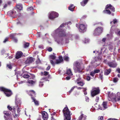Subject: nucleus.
Here are the masks:
<instances>
[{"mask_svg": "<svg viewBox=\"0 0 120 120\" xmlns=\"http://www.w3.org/2000/svg\"><path fill=\"white\" fill-rule=\"evenodd\" d=\"M108 99L114 102L120 101V93L118 92L116 94L113 93L108 95Z\"/></svg>", "mask_w": 120, "mask_h": 120, "instance_id": "obj_1", "label": "nucleus"}, {"mask_svg": "<svg viewBox=\"0 0 120 120\" xmlns=\"http://www.w3.org/2000/svg\"><path fill=\"white\" fill-rule=\"evenodd\" d=\"M83 69L79 62L77 61L74 62V64L73 69L75 73L81 72Z\"/></svg>", "mask_w": 120, "mask_h": 120, "instance_id": "obj_2", "label": "nucleus"}, {"mask_svg": "<svg viewBox=\"0 0 120 120\" xmlns=\"http://www.w3.org/2000/svg\"><path fill=\"white\" fill-rule=\"evenodd\" d=\"M64 117V120H70L71 117L69 110L67 107H65L63 110Z\"/></svg>", "mask_w": 120, "mask_h": 120, "instance_id": "obj_3", "label": "nucleus"}, {"mask_svg": "<svg viewBox=\"0 0 120 120\" xmlns=\"http://www.w3.org/2000/svg\"><path fill=\"white\" fill-rule=\"evenodd\" d=\"M0 91L4 92L6 96L8 97L10 96L12 94L11 90L3 87H0Z\"/></svg>", "mask_w": 120, "mask_h": 120, "instance_id": "obj_4", "label": "nucleus"}, {"mask_svg": "<svg viewBox=\"0 0 120 120\" xmlns=\"http://www.w3.org/2000/svg\"><path fill=\"white\" fill-rule=\"evenodd\" d=\"M63 60L62 56H60L59 57L58 59H57L56 60V62H55V61H54L53 60H50V61L52 65L54 66L55 64H59L62 62L63 61Z\"/></svg>", "mask_w": 120, "mask_h": 120, "instance_id": "obj_5", "label": "nucleus"}, {"mask_svg": "<svg viewBox=\"0 0 120 120\" xmlns=\"http://www.w3.org/2000/svg\"><path fill=\"white\" fill-rule=\"evenodd\" d=\"M55 34H58L59 37H66V35L64 29H60L57 32H56V30H55Z\"/></svg>", "mask_w": 120, "mask_h": 120, "instance_id": "obj_6", "label": "nucleus"}, {"mask_svg": "<svg viewBox=\"0 0 120 120\" xmlns=\"http://www.w3.org/2000/svg\"><path fill=\"white\" fill-rule=\"evenodd\" d=\"M100 92V90L99 88H94L91 91V95L93 97L98 94Z\"/></svg>", "mask_w": 120, "mask_h": 120, "instance_id": "obj_7", "label": "nucleus"}, {"mask_svg": "<svg viewBox=\"0 0 120 120\" xmlns=\"http://www.w3.org/2000/svg\"><path fill=\"white\" fill-rule=\"evenodd\" d=\"M58 16L59 14L58 13L53 11L50 13L49 17L51 19L53 20L55 18L58 17Z\"/></svg>", "mask_w": 120, "mask_h": 120, "instance_id": "obj_8", "label": "nucleus"}, {"mask_svg": "<svg viewBox=\"0 0 120 120\" xmlns=\"http://www.w3.org/2000/svg\"><path fill=\"white\" fill-rule=\"evenodd\" d=\"M103 30V29L101 27L97 28L94 30V34L95 35H98L102 32Z\"/></svg>", "mask_w": 120, "mask_h": 120, "instance_id": "obj_9", "label": "nucleus"}, {"mask_svg": "<svg viewBox=\"0 0 120 120\" xmlns=\"http://www.w3.org/2000/svg\"><path fill=\"white\" fill-rule=\"evenodd\" d=\"M16 10V9H14L8 11L7 13V15L10 16H16L17 14Z\"/></svg>", "mask_w": 120, "mask_h": 120, "instance_id": "obj_10", "label": "nucleus"}, {"mask_svg": "<svg viewBox=\"0 0 120 120\" xmlns=\"http://www.w3.org/2000/svg\"><path fill=\"white\" fill-rule=\"evenodd\" d=\"M107 64L109 67L113 68L116 67L117 65V63L114 61L108 62Z\"/></svg>", "mask_w": 120, "mask_h": 120, "instance_id": "obj_11", "label": "nucleus"}, {"mask_svg": "<svg viewBox=\"0 0 120 120\" xmlns=\"http://www.w3.org/2000/svg\"><path fill=\"white\" fill-rule=\"evenodd\" d=\"M105 9H109L111 10L112 12H114L115 11L114 8L111 4H107L105 6Z\"/></svg>", "mask_w": 120, "mask_h": 120, "instance_id": "obj_12", "label": "nucleus"}, {"mask_svg": "<svg viewBox=\"0 0 120 120\" xmlns=\"http://www.w3.org/2000/svg\"><path fill=\"white\" fill-rule=\"evenodd\" d=\"M42 118L44 120H47L48 118V115L46 112L43 111L41 113Z\"/></svg>", "mask_w": 120, "mask_h": 120, "instance_id": "obj_13", "label": "nucleus"}, {"mask_svg": "<svg viewBox=\"0 0 120 120\" xmlns=\"http://www.w3.org/2000/svg\"><path fill=\"white\" fill-rule=\"evenodd\" d=\"M23 53L21 51H18L16 53L15 58L17 59L22 57L23 55Z\"/></svg>", "mask_w": 120, "mask_h": 120, "instance_id": "obj_14", "label": "nucleus"}, {"mask_svg": "<svg viewBox=\"0 0 120 120\" xmlns=\"http://www.w3.org/2000/svg\"><path fill=\"white\" fill-rule=\"evenodd\" d=\"M28 94L31 96H32L34 98L36 97V94L35 93V92L34 90H31L29 91L28 93Z\"/></svg>", "mask_w": 120, "mask_h": 120, "instance_id": "obj_15", "label": "nucleus"}, {"mask_svg": "<svg viewBox=\"0 0 120 120\" xmlns=\"http://www.w3.org/2000/svg\"><path fill=\"white\" fill-rule=\"evenodd\" d=\"M33 58L32 57L28 58L25 62L26 64H28L32 63L33 61Z\"/></svg>", "mask_w": 120, "mask_h": 120, "instance_id": "obj_16", "label": "nucleus"}, {"mask_svg": "<svg viewBox=\"0 0 120 120\" xmlns=\"http://www.w3.org/2000/svg\"><path fill=\"white\" fill-rule=\"evenodd\" d=\"M108 48L111 52H112L115 50L116 48L115 46L114 47L112 45L109 44L108 46Z\"/></svg>", "mask_w": 120, "mask_h": 120, "instance_id": "obj_17", "label": "nucleus"}, {"mask_svg": "<svg viewBox=\"0 0 120 120\" xmlns=\"http://www.w3.org/2000/svg\"><path fill=\"white\" fill-rule=\"evenodd\" d=\"M79 28L82 31H85L86 30V28L85 26L84 25L81 24L79 26Z\"/></svg>", "mask_w": 120, "mask_h": 120, "instance_id": "obj_18", "label": "nucleus"}, {"mask_svg": "<svg viewBox=\"0 0 120 120\" xmlns=\"http://www.w3.org/2000/svg\"><path fill=\"white\" fill-rule=\"evenodd\" d=\"M31 99L32 100V101L34 102L35 105H36L38 106L39 105V103L38 102V101L36 100L32 96Z\"/></svg>", "mask_w": 120, "mask_h": 120, "instance_id": "obj_19", "label": "nucleus"}, {"mask_svg": "<svg viewBox=\"0 0 120 120\" xmlns=\"http://www.w3.org/2000/svg\"><path fill=\"white\" fill-rule=\"evenodd\" d=\"M66 74L69 76L72 75H73L71 70L70 69H67Z\"/></svg>", "mask_w": 120, "mask_h": 120, "instance_id": "obj_20", "label": "nucleus"}, {"mask_svg": "<svg viewBox=\"0 0 120 120\" xmlns=\"http://www.w3.org/2000/svg\"><path fill=\"white\" fill-rule=\"evenodd\" d=\"M111 70L110 68L104 71V74L105 75H108L111 72Z\"/></svg>", "mask_w": 120, "mask_h": 120, "instance_id": "obj_21", "label": "nucleus"}, {"mask_svg": "<svg viewBox=\"0 0 120 120\" xmlns=\"http://www.w3.org/2000/svg\"><path fill=\"white\" fill-rule=\"evenodd\" d=\"M89 0H83V1L80 2L81 5L83 6H84L87 3Z\"/></svg>", "mask_w": 120, "mask_h": 120, "instance_id": "obj_22", "label": "nucleus"}, {"mask_svg": "<svg viewBox=\"0 0 120 120\" xmlns=\"http://www.w3.org/2000/svg\"><path fill=\"white\" fill-rule=\"evenodd\" d=\"M103 12L105 14H108L110 15L111 14V12L110 10L107 9H105L103 11Z\"/></svg>", "mask_w": 120, "mask_h": 120, "instance_id": "obj_23", "label": "nucleus"}, {"mask_svg": "<svg viewBox=\"0 0 120 120\" xmlns=\"http://www.w3.org/2000/svg\"><path fill=\"white\" fill-rule=\"evenodd\" d=\"M65 25V24L64 23H63L62 24H61L60 26V27L58 28L56 30V32H57L59 30H60V29H63V28L64 27V25Z\"/></svg>", "mask_w": 120, "mask_h": 120, "instance_id": "obj_24", "label": "nucleus"}, {"mask_svg": "<svg viewBox=\"0 0 120 120\" xmlns=\"http://www.w3.org/2000/svg\"><path fill=\"white\" fill-rule=\"evenodd\" d=\"M68 8L69 10L71 11H74V9L75 8V6L73 4H71L70 5Z\"/></svg>", "mask_w": 120, "mask_h": 120, "instance_id": "obj_25", "label": "nucleus"}, {"mask_svg": "<svg viewBox=\"0 0 120 120\" xmlns=\"http://www.w3.org/2000/svg\"><path fill=\"white\" fill-rule=\"evenodd\" d=\"M16 7L17 9L19 10H22L23 8L22 5L21 4H17Z\"/></svg>", "mask_w": 120, "mask_h": 120, "instance_id": "obj_26", "label": "nucleus"}, {"mask_svg": "<svg viewBox=\"0 0 120 120\" xmlns=\"http://www.w3.org/2000/svg\"><path fill=\"white\" fill-rule=\"evenodd\" d=\"M49 57L50 59H52L54 61V60L56 59V57L55 55H50Z\"/></svg>", "mask_w": 120, "mask_h": 120, "instance_id": "obj_27", "label": "nucleus"}, {"mask_svg": "<svg viewBox=\"0 0 120 120\" xmlns=\"http://www.w3.org/2000/svg\"><path fill=\"white\" fill-rule=\"evenodd\" d=\"M30 44L28 42H25L23 44L24 48H26L29 47Z\"/></svg>", "mask_w": 120, "mask_h": 120, "instance_id": "obj_28", "label": "nucleus"}, {"mask_svg": "<svg viewBox=\"0 0 120 120\" xmlns=\"http://www.w3.org/2000/svg\"><path fill=\"white\" fill-rule=\"evenodd\" d=\"M102 105L104 108V109H106L107 107V103L106 102H104L103 103Z\"/></svg>", "mask_w": 120, "mask_h": 120, "instance_id": "obj_29", "label": "nucleus"}, {"mask_svg": "<svg viewBox=\"0 0 120 120\" xmlns=\"http://www.w3.org/2000/svg\"><path fill=\"white\" fill-rule=\"evenodd\" d=\"M77 83L79 86H83L85 84L84 82H77Z\"/></svg>", "mask_w": 120, "mask_h": 120, "instance_id": "obj_30", "label": "nucleus"}, {"mask_svg": "<svg viewBox=\"0 0 120 120\" xmlns=\"http://www.w3.org/2000/svg\"><path fill=\"white\" fill-rule=\"evenodd\" d=\"M11 113L9 111H6L4 112V114L7 116H9L11 114Z\"/></svg>", "mask_w": 120, "mask_h": 120, "instance_id": "obj_31", "label": "nucleus"}, {"mask_svg": "<svg viewBox=\"0 0 120 120\" xmlns=\"http://www.w3.org/2000/svg\"><path fill=\"white\" fill-rule=\"evenodd\" d=\"M41 73L42 75H43L45 76H47L49 74V72L46 71H44V73L43 72H41Z\"/></svg>", "mask_w": 120, "mask_h": 120, "instance_id": "obj_32", "label": "nucleus"}, {"mask_svg": "<svg viewBox=\"0 0 120 120\" xmlns=\"http://www.w3.org/2000/svg\"><path fill=\"white\" fill-rule=\"evenodd\" d=\"M15 103L18 107V106H20L21 105L20 101H16Z\"/></svg>", "mask_w": 120, "mask_h": 120, "instance_id": "obj_33", "label": "nucleus"}, {"mask_svg": "<svg viewBox=\"0 0 120 120\" xmlns=\"http://www.w3.org/2000/svg\"><path fill=\"white\" fill-rule=\"evenodd\" d=\"M27 82L29 84H33L34 83V82L33 80H28L27 81Z\"/></svg>", "mask_w": 120, "mask_h": 120, "instance_id": "obj_34", "label": "nucleus"}, {"mask_svg": "<svg viewBox=\"0 0 120 120\" xmlns=\"http://www.w3.org/2000/svg\"><path fill=\"white\" fill-rule=\"evenodd\" d=\"M64 59L66 61H68L69 60V58L67 56H65L64 58Z\"/></svg>", "mask_w": 120, "mask_h": 120, "instance_id": "obj_35", "label": "nucleus"}, {"mask_svg": "<svg viewBox=\"0 0 120 120\" xmlns=\"http://www.w3.org/2000/svg\"><path fill=\"white\" fill-rule=\"evenodd\" d=\"M76 86H74L73 87L71 88V89L69 91V94H70L73 90H74V89L76 87Z\"/></svg>", "mask_w": 120, "mask_h": 120, "instance_id": "obj_36", "label": "nucleus"}, {"mask_svg": "<svg viewBox=\"0 0 120 120\" xmlns=\"http://www.w3.org/2000/svg\"><path fill=\"white\" fill-rule=\"evenodd\" d=\"M103 72L102 71L101 73L99 74V77L102 80L103 79Z\"/></svg>", "mask_w": 120, "mask_h": 120, "instance_id": "obj_37", "label": "nucleus"}, {"mask_svg": "<svg viewBox=\"0 0 120 120\" xmlns=\"http://www.w3.org/2000/svg\"><path fill=\"white\" fill-rule=\"evenodd\" d=\"M30 76L29 75L27 74H25L23 76V77L24 78H28Z\"/></svg>", "mask_w": 120, "mask_h": 120, "instance_id": "obj_38", "label": "nucleus"}, {"mask_svg": "<svg viewBox=\"0 0 120 120\" xmlns=\"http://www.w3.org/2000/svg\"><path fill=\"white\" fill-rule=\"evenodd\" d=\"M95 73L94 72L92 71L90 72V75L92 76L93 77Z\"/></svg>", "mask_w": 120, "mask_h": 120, "instance_id": "obj_39", "label": "nucleus"}, {"mask_svg": "<svg viewBox=\"0 0 120 120\" xmlns=\"http://www.w3.org/2000/svg\"><path fill=\"white\" fill-rule=\"evenodd\" d=\"M118 79L117 78H115L113 79V81L114 82H116L118 81Z\"/></svg>", "mask_w": 120, "mask_h": 120, "instance_id": "obj_40", "label": "nucleus"}, {"mask_svg": "<svg viewBox=\"0 0 120 120\" xmlns=\"http://www.w3.org/2000/svg\"><path fill=\"white\" fill-rule=\"evenodd\" d=\"M95 73H98L100 72V71L99 69L94 70V71Z\"/></svg>", "mask_w": 120, "mask_h": 120, "instance_id": "obj_41", "label": "nucleus"}, {"mask_svg": "<svg viewBox=\"0 0 120 120\" xmlns=\"http://www.w3.org/2000/svg\"><path fill=\"white\" fill-rule=\"evenodd\" d=\"M34 8L32 7H31L27 9V10L28 11H32L33 10Z\"/></svg>", "mask_w": 120, "mask_h": 120, "instance_id": "obj_42", "label": "nucleus"}, {"mask_svg": "<svg viewBox=\"0 0 120 120\" xmlns=\"http://www.w3.org/2000/svg\"><path fill=\"white\" fill-rule=\"evenodd\" d=\"M91 79V77L90 76H87L86 77V79L88 81H90Z\"/></svg>", "mask_w": 120, "mask_h": 120, "instance_id": "obj_43", "label": "nucleus"}, {"mask_svg": "<svg viewBox=\"0 0 120 120\" xmlns=\"http://www.w3.org/2000/svg\"><path fill=\"white\" fill-rule=\"evenodd\" d=\"M7 67L10 69H11L12 68V67L11 65L10 64H7Z\"/></svg>", "mask_w": 120, "mask_h": 120, "instance_id": "obj_44", "label": "nucleus"}, {"mask_svg": "<svg viewBox=\"0 0 120 120\" xmlns=\"http://www.w3.org/2000/svg\"><path fill=\"white\" fill-rule=\"evenodd\" d=\"M8 38L7 37L5 38L4 41H3V42L4 43H5L6 41H8Z\"/></svg>", "mask_w": 120, "mask_h": 120, "instance_id": "obj_45", "label": "nucleus"}, {"mask_svg": "<svg viewBox=\"0 0 120 120\" xmlns=\"http://www.w3.org/2000/svg\"><path fill=\"white\" fill-rule=\"evenodd\" d=\"M83 116V114H82L80 116L79 118V120H81L82 119Z\"/></svg>", "mask_w": 120, "mask_h": 120, "instance_id": "obj_46", "label": "nucleus"}, {"mask_svg": "<svg viewBox=\"0 0 120 120\" xmlns=\"http://www.w3.org/2000/svg\"><path fill=\"white\" fill-rule=\"evenodd\" d=\"M48 78H47L46 77H43L41 79V80H44L45 81H46L48 80H47Z\"/></svg>", "mask_w": 120, "mask_h": 120, "instance_id": "obj_47", "label": "nucleus"}, {"mask_svg": "<svg viewBox=\"0 0 120 120\" xmlns=\"http://www.w3.org/2000/svg\"><path fill=\"white\" fill-rule=\"evenodd\" d=\"M99 97H96L95 100L96 102H98L99 101Z\"/></svg>", "mask_w": 120, "mask_h": 120, "instance_id": "obj_48", "label": "nucleus"}, {"mask_svg": "<svg viewBox=\"0 0 120 120\" xmlns=\"http://www.w3.org/2000/svg\"><path fill=\"white\" fill-rule=\"evenodd\" d=\"M7 108L10 111H11L12 109V108L9 105H8L7 106Z\"/></svg>", "mask_w": 120, "mask_h": 120, "instance_id": "obj_49", "label": "nucleus"}, {"mask_svg": "<svg viewBox=\"0 0 120 120\" xmlns=\"http://www.w3.org/2000/svg\"><path fill=\"white\" fill-rule=\"evenodd\" d=\"M98 118L99 120H103V117L102 116H99Z\"/></svg>", "mask_w": 120, "mask_h": 120, "instance_id": "obj_50", "label": "nucleus"}, {"mask_svg": "<svg viewBox=\"0 0 120 120\" xmlns=\"http://www.w3.org/2000/svg\"><path fill=\"white\" fill-rule=\"evenodd\" d=\"M117 22V20L116 19H113V22L114 24H115Z\"/></svg>", "mask_w": 120, "mask_h": 120, "instance_id": "obj_51", "label": "nucleus"}, {"mask_svg": "<svg viewBox=\"0 0 120 120\" xmlns=\"http://www.w3.org/2000/svg\"><path fill=\"white\" fill-rule=\"evenodd\" d=\"M48 50L50 52L52 51V49L51 47H49L48 48Z\"/></svg>", "mask_w": 120, "mask_h": 120, "instance_id": "obj_52", "label": "nucleus"}, {"mask_svg": "<svg viewBox=\"0 0 120 120\" xmlns=\"http://www.w3.org/2000/svg\"><path fill=\"white\" fill-rule=\"evenodd\" d=\"M50 66L49 65L46 68V71H48L50 69Z\"/></svg>", "mask_w": 120, "mask_h": 120, "instance_id": "obj_53", "label": "nucleus"}, {"mask_svg": "<svg viewBox=\"0 0 120 120\" xmlns=\"http://www.w3.org/2000/svg\"><path fill=\"white\" fill-rule=\"evenodd\" d=\"M116 71L118 72V73H120V68H118L116 70Z\"/></svg>", "mask_w": 120, "mask_h": 120, "instance_id": "obj_54", "label": "nucleus"}, {"mask_svg": "<svg viewBox=\"0 0 120 120\" xmlns=\"http://www.w3.org/2000/svg\"><path fill=\"white\" fill-rule=\"evenodd\" d=\"M108 120H119L118 119L115 118H109L108 119Z\"/></svg>", "mask_w": 120, "mask_h": 120, "instance_id": "obj_55", "label": "nucleus"}, {"mask_svg": "<svg viewBox=\"0 0 120 120\" xmlns=\"http://www.w3.org/2000/svg\"><path fill=\"white\" fill-rule=\"evenodd\" d=\"M70 79V76H68L66 77V79L67 80H68Z\"/></svg>", "mask_w": 120, "mask_h": 120, "instance_id": "obj_56", "label": "nucleus"}, {"mask_svg": "<svg viewBox=\"0 0 120 120\" xmlns=\"http://www.w3.org/2000/svg\"><path fill=\"white\" fill-rule=\"evenodd\" d=\"M8 4H5V5L4 6V8H5L6 7H7L8 6Z\"/></svg>", "mask_w": 120, "mask_h": 120, "instance_id": "obj_57", "label": "nucleus"}, {"mask_svg": "<svg viewBox=\"0 0 120 120\" xmlns=\"http://www.w3.org/2000/svg\"><path fill=\"white\" fill-rule=\"evenodd\" d=\"M106 39L105 38H103L102 39V41L103 42H105L106 40Z\"/></svg>", "mask_w": 120, "mask_h": 120, "instance_id": "obj_58", "label": "nucleus"}, {"mask_svg": "<svg viewBox=\"0 0 120 120\" xmlns=\"http://www.w3.org/2000/svg\"><path fill=\"white\" fill-rule=\"evenodd\" d=\"M51 120H56L55 119H54L53 118V116H52L51 118Z\"/></svg>", "mask_w": 120, "mask_h": 120, "instance_id": "obj_59", "label": "nucleus"}, {"mask_svg": "<svg viewBox=\"0 0 120 120\" xmlns=\"http://www.w3.org/2000/svg\"><path fill=\"white\" fill-rule=\"evenodd\" d=\"M17 34L16 33H15L11 35V36H13L14 35H16Z\"/></svg>", "mask_w": 120, "mask_h": 120, "instance_id": "obj_60", "label": "nucleus"}, {"mask_svg": "<svg viewBox=\"0 0 120 120\" xmlns=\"http://www.w3.org/2000/svg\"><path fill=\"white\" fill-rule=\"evenodd\" d=\"M11 4V2L10 1H8V5H10V4Z\"/></svg>", "mask_w": 120, "mask_h": 120, "instance_id": "obj_61", "label": "nucleus"}, {"mask_svg": "<svg viewBox=\"0 0 120 120\" xmlns=\"http://www.w3.org/2000/svg\"><path fill=\"white\" fill-rule=\"evenodd\" d=\"M79 94V93H76L75 94H74L75 95V96H76V95H78Z\"/></svg>", "mask_w": 120, "mask_h": 120, "instance_id": "obj_62", "label": "nucleus"}, {"mask_svg": "<svg viewBox=\"0 0 120 120\" xmlns=\"http://www.w3.org/2000/svg\"><path fill=\"white\" fill-rule=\"evenodd\" d=\"M13 111H14V112H15V108H14L13 107Z\"/></svg>", "mask_w": 120, "mask_h": 120, "instance_id": "obj_63", "label": "nucleus"}, {"mask_svg": "<svg viewBox=\"0 0 120 120\" xmlns=\"http://www.w3.org/2000/svg\"><path fill=\"white\" fill-rule=\"evenodd\" d=\"M117 34L119 35H120V30L118 32Z\"/></svg>", "mask_w": 120, "mask_h": 120, "instance_id": "obj_64", "label": "nucleus"}]
</instances>
